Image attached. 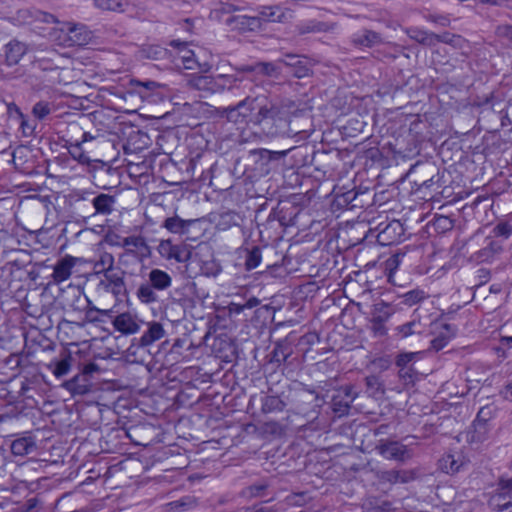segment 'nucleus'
Instances as JSON below:
<instances>
[{
    "mask_svg": "<svg viewBox=\"0 0 512 512\" xmlns=\"http://www.w3.org/2000/svg\"><path fill=\"white\" fill-rule=\"evenodd\" d=\"M490 505L498 512H512V479H500Z\"/></svg>",
    "mask_w": 512,
    "mask_h": 512,
    "instance_id": "9b49d317",
    "label": "nucleus"
},
{
    "mask_svg": "<svg viewBox=\"0 0 512 512\" xmlns=\"http://www.w3.org/2000/svg\"><path fill=\"white\" fill-rule=\"evenodd\" d=\"M130 87L133 92L137 93L142 99H149L153 92L161 87V84L152 80L140 81L132 79Z\"/></svg>",
    "mask_w": 512,
    "mask_h": 512,
    "instance_id": "c756f323",
    "label": "nucleus"
},
{
    "mask_svg": "<svg viewBox=\"0 0 512 512\" xmlns=\"http://www.w3.org/2000/svg\"><path fill=\"white\" fill-rule=\"evenodd\" d=\"M221 270V266L215 260L203 261L200 265L201 274L207 277H215Z\"/></svg>",
    "mask_w": 512,
    "mask_h": 512,
    "instance_id": "c03bdc74",
    "label": "nucleus"
},
{
    "mask_svg": "<svg viewBox=\"0 0 512 512\" xmlns=\"http://www.w3.org/2000/svg\"><path fill=\"white\" fill-rule=\"evenodd\" d=\"M254 106H252V95H248L234 107L227 109V119L236 124L246 122L247 117L251 116Z\"/></svg>",
    "mask_w": 512,
    "mask_h": 512,
    "instance_id": "aec40b11",
    "label": "nucleus"
},
{
    "mask_svg": "<svg viewBox=\"0 0 512 512\" xmlns=\"http://www.w3.org/2000/svg\"><path fill=\"white\" fill-rule=\"evenodd\" d=\"M82 133V127L78 122H71L67 127V137L73 135L75 138H80L79 134Z\"/></svg>",
    "mask_w": 512,
    "mask_h": 512,
    "instance_id": "774afa93",
    "label": "nucleus"
},
{
    "mask_svg": "<svg viewBox=\"0 0 512 512\" xmlns=\"http://www.w3.org/2000/svg\"><path fill=\"white\" fill-rule=\"evenodd\" d=\"M116 245L123 248V252H128V250H130L137 263H142L143 260L151 255L150 246L147 244L146 239L141 235L123 237Z\"/></svg>",
    "mask_w": 512,
    "mask_h": 512,
    "instance_id": "9d476101",
    "label": "nucleus"
},
{
    "mask_svg": "<svg viewBox=\"0 0 512 512\" xmlns=\"http://www.w3.org/2000/svg\"><path fill=\"white\" fill-rule=\"evenodd\" d=\"M95 214L109 215L114 210L116 199L112 195L100 193L92 199Z\"/></svg>",
    "mask_w": 512,
    "mask_h": 512,
    "instance_id": "cd10ccee",
    "label": "nucleus"
},
{
    "mask_svg": "<svg viewBox=\"0 0 512 512\" xmlns=\"http://www.w3.org/2000/svg\"><path fill=\"white\" fill-rule=\"evenodd\" d=\"M147 330L139 338H134L128 348L130 355H136L138 350L145 349L165 335L163 325L157 321L147 323Z\"/></svg>",
    "mask_w": 512,
    "mask_h": 512,
    "instance_id": "6e6552de",
    "label": "nucleus"
},
{
    "mask_svg": "<svg viewBox=\"0 0 512 512\" xmlns=\"http://www.w3.org/2000/svg\"><path fill=\"white\" fill-rule=\"evenodd\" d=\"M286 502L288 505L302 506L306 502V494L305 493L292 494L286 498Z\"/></svg>",
    "mask_w": 512,
    "mask_h": 512,
    "instance_id": "bf43d9fd",
    "label": "nucleus"
},
{
    "mask_svg": "<svg viewBox=\"0 0 512 512\" xmlns=\"http://www.w3.org/2000/svg\"><path fill=\"white\" fill-rule=\"evenodd\" d=\"M67 40H64L65 47L87 45L92 34L84 24L66 22Z\"/></svg>",
    "mask_w": 512,
    "mask_h": 512,
    "instance_id": "2eb2a0df",
    "label": "nucleus"
},
{
    "mask_svg": "<svg viewBox=\"0 0 512 512\" xmlns=\"http://www.w3.org/2000/svg\"><path fill=\"white\" fill-rule=\"evenodd\" d=\"M252 106L257 112L251 116L250 121L257 126L267 123L265 120L281 108V104L275 103L266 94L252 95Z\"/></svg>",
    "mask_w": 512,
    "mask_h": 512,
    "instance_id": "0eeeda50",
    "label": "nucleus"
},
{
    "mask_svg": "<svg viewBox=\"0 0 512 512\" xmlns=\"http://www.w3.org/2000/svg\"><path fill=\"white\" fill-rule=\"evenodd\" d=\"M93 5L102 11L124 12L127 6L125 0H93Z\"/></svg>",
    "mask_w": 512,
    "mask_h": 512,
    "instance_id": "f704fd0d",
    "label": "nucleus"
},
{
    "mask_svg": "<svg viewBox=\"0 0 512 512\" xmlns=\"http://www.w3.org/2000/svg\"><path fill=\"white\" fill-rule=\"evenodd\" d=\"M417 477V473L414 470L408 469H391L380 471L378 479L381 483L394 484H406L412 482Z\"/></svg>",
    "mask_w": 512,
    "mask_h": 512,
    "instance_id": "a211bd4d",
    "label": "nucleus"
},
{
    "mask_svg": "<svg viewBox=\"0 0 512 512\" xmlns=\"http://www.w3.org/2000/svg\"><path fill=\"white\" fill-rule=\"evenodd\" d=\"M241 78L225 73L192 74L187 80L190 89L200 91L203 96L221 94L239 88Z\"/></svg>",
    "mask_w": 512,
    "mask_h": 512,
    "instance_id": "f257e3e1",
    "label": "nucleus"
},
{
    "mask_svg": "<svg viewBox=\"0 0 512 512\" xmlns=\"http://www.w3.org/2000/svg\"><path fill=\"white\" fill-rule=\"evenodd\" d=\"M35 68H38L43 71L54 70L57 67L50 58H36L33 62Z\"/></svg>",
    "mask_w": 512,
    "mask_h": 512,
    "instance_id": "603ef678",
    "label": "nucleus"
},
{
    "mask_svg": "<svg viewBox=\"0 0 512 512\" xmlns=\"http://www.w3.org/2000/svg\"><path fill=\"white\" fill-rule=\"evenodd\" d=\"M292 353L289 345L277 343L271 353L270 362L277 363L278 365L285 363Z\"/></svg>",
    "mask_w": 512,
    "mask_h": 512,
    "instance_id": "e433bc0d",
    "label": "nucleus"
},
{
    "mask_svg": "<svg viewBox=\"0 0 512 512\" xmlns=\"http://www.w3.org/2000/svg\"><path fill=\"white\" fill-rule=\"evenodd\" d=\"M65 142L68 152L74 160L78 161L81 164L91 166L93 168V177L95 179L101 178L102 176L109 173H115V171H113L111 167L107 166L103 161L91 160L82 149V144L74 140L73 135H71L70 138H67Z\"/></svg>",
    "mask_w": 512,
    "mask_h": 512,
    "instance_id": "39448f33",
    "label": "nucleus"
},
{
    "mask_svg": "<svg viewBox=\"0 0 512 512\" xmlns=\"http://www.w3.org/2000/svg\"><path fill=\"white\" fill-rule=\"evenodd\" d=\"M419 326V323L416 321H410L403 325L397 327V331L401 334L402 337H408L415 333V327Z\"/></svg>",
    "mask_w": 512,
    "mask_h": 512,
    "instance_id": "864d4df0",
    "label": "nucleus"
},
{
    "mask_svg": "<svg viewBox=\"0 0 512 512\" xmlns=\"http://www.w3.org/2000/svg\"><path fill=\"white\" fill-rule=\"evenodd\" d=\"M285 406V402L279 396L266 395L262 399L261 410L264 413L281 412L284 410Z\"/></svg>",
    "mask_w": 512,
    "mask_h": 512,
    "instance_id": "72a5a7b5",
    "label": "nucleus"
},
{
    "mask_svg": "<svg viewBox=\"0 0 512 512\" xmlns=\"http://www.w3.org/2000/svg\"><path fill=\"white\" fill-rule=\"evenodd\" d=\"M68 33L66 32V22L62 23L59 28H56L53 32L54 40L59 45L64 46V40H67Z\"/></svg>",
    "mask_w": 512,
    "mask_h": 512,
    "instance_id": "4d7b16f0",
    "label": "nucleus"
},
{
    "mask_svg": "<svg viewBox=\"0 0 512 512\" xmlns=\"http://www.w3.org/2000/svg\"><path fill=\"white\" fill-rule=\"evenodd\" d=\"M128 271L122 270L120 267L102 273H94V277L98 279L96 291L98 293H110L115 297L126 296L128 287L125 282V275Z\"/></svg>",
    "mask_w": 512,
    "mask_h": 512,
    "instance_id": "7ed1b4c3",
    "label": "nucleus"
},
{
    "mask_svg": "<svg viewBox=\"0 0 512 512\" xmlns=\"http://www.w3.org/2000/svg\"><path fill=\"white\" fill-rule=\"evenodd\" d=\"M438 466L444 473L455 474L465 470L468 466V461L460 453H448L439 459Z\"/></svg>",
    "mask_w": 512,
    "mask_h": 512,
    "instance_id": "6ab92c4d",
    "label": "nucleus"
},
{
    "mask_svg": "<svg viewBox=\"0 0 512 512\" xmlns=\"http://www.w3.org/2000/svg\"><path fill=\"white\" fill-rule=\"evenodd\" d=\"M379 455L387 460L406 462L413 456L412 450L399 441L380 439L375 446Z\"/></svg>",
    "mask_w": 512,
    "mask_h": 512,
    "instance_id": "423d86ee",
    "label": "nucleus"
},
{
    "mask_svg": "<svg viewBox=\"0 0 512 512\" xmlns=\"http://www.w3.org/2000/svg\"><path fill=\"white\" fill-rule=\"evenodd\" d=\"M14 256L15 257L10 260L9 264L16 269H23L32 263V256L26 250H17Z\"/></svg>",
    "mask_w": 512,
    "mask_h": 512,
    "instance_id": "79ce46f5",
    "label": "nucleus"
},
{
    "mask_svg": "<svg viewBox=\"0 0 512 512\" xmlns=\"http://www.w3.org/2000/svg\"><path fill=\"white\" fill-rule=\"evenodd\" d=\"M262 260L261 248L254 246L252 249L247 250L245 257V268L250 271L259 266Z\"/></svg>",
    "mask_w": 512,
    "mask_h": 512,
    "instance_id": "a19ab883",
    "label": "nucleus"
},
{
    "mask_svg": "<svg viewBox=\"0 0 512 512\" xmlns=\"http://www.w3.org/2000/svg\"><path fill=\"white\" fill-rule=\"evenodd\" d=\"M181 58L186 69H194L196 60L194 59V53L191 50H185Z\"/></svg>",
    "mask_w": 512,
    "mask_h": 512,
    "instance_id": "052dcab7",
    "label": "nucleus"
},
{
    "mask_svg": "<svg viewBox=\"0 0 512 512\" xmlns=\"http://www.w3.org/2000/svg\"><path fill=\"white\" fill-rule=\"evenodd\" d=\"M414 357V353H404V354H400L397 356V359H396V365L399 367V368H402V367H411L409 364L410 362L412 361Z\"/></svg>",
    "mask_w": 512,
    "mask_h": 512,
    "instance_id": "e2e57ef3",
    "label": "nucleus"
},
{
    "mask_svg": "<svg viewBox=\"0 0 512 512\" xmlns=\"http://www.w3.org/2000/svg\"><path fill=\"white\" fill-rule=\"evenodd\" d=\"M399 378L403 380V382L408 385L414 383L415 377H416V371L415 369L411 367H402L399 368L398 372Z\"/></svg>",
    "mask_w": 512,
    "mask_h": 512,
    "instance_id": "09e8293b",
    "label": "nucleus"
},
{
    "mask_svg": "<svg viewBox=\"0 0 512 512\" xmlns=\"http://www.w3.org/2000/svg\"><path fill=\"white\" fill-rule=\"evenodd\" d=\"M331 29H333V25L327 22L318 21L316 19L300 22L296 26V31L299 35L327 32Z\"/></svg>",
    "mask_w": 512,
    "mask_h": 512,
    "instance_id": "c85d7f7f",
    "label": "nucleus"
},
{
    "mask_svg": "<svg viewBox=\"0 0 512 512\" xmlns=\"http://www.w3.org/2000/svg\"><path fill=\"white\" fill-rule=\"evenodd\" d=\"M400 304L412 307L428 298V294L422 289L410 290L400 297Z\"/></svg>",
    "mask_w": 512,
    "mask_h": 512,
    "instance_id": "c9c22d12",
    "label": "nucleus"
},
{
    "mask_svg": "<svg viewBox=\"0 0 512 512\" xmlns=\"http://www.w3.org/2000/svg\"><path fill=\"white\" fill-rule=\"evenodd\" d=\"M76 259L72 256H65L57 261L54 265L52 278L56 284H60L68 280L72 274Z\"/></svg>",
    "mask_w": 512,
    "mask_h": 512,
    "instance_id": "4be33fe9",
    "label": "nucleus"
},
{
    "mask_svg": "<svg viewBox=\"0 0 512 512\" xmlns=\"http://www.w3.org/2000/svg\"><path fill=\"white\" fill-rule=\"evenodd\" d=\"M142 324H144V321L136 314H132L130 312L120 313L112 320L114 329L123 335H133L138 333Z\"/></svg>",
    "mask_w": 512,
    "mask_h": 512,
    "instance_id": "ddd939ff",
    "label": "nucleus"
},
{
    "mask_svg": "<svg viewBox=\"0 0 512 512\" xmlns=\"http://www.w3.org/2000/svg\"><path fill=\"white\" fill-rule=\"evenodd\" d=\"M266 488L267 485L264 483L253 484L246 489L245 495L248 497H260Z\"/></svg>",
    "mask_w": 512,
    "mask_h": 512,
    "instance_id": "5fc2aeb1",
    "label": "nucleus"
},
{
    "mask_svg": "<svg viewBox=\"0 0 512 512\" xmlns=\"http://www.w3.org/2000/svg\"><path fill=\"white\" fill-rule=\"evenodd\" d=\"M226 23L240 33L261 31V20L257 16L237 15L229 17Z\"/></svg>",
    "mask_w": 512,
    "mask_h": 512,
    "instance_id": "f3484780",
    "label": "nucleus"
},
{
    "mask_svg": "<svg viewBox=\"0 0 512 512\" xmlns=\"http://www.w3.org/2000/svg\"><path fill=\"white\" fill-rule=\"evenodd\" d=\"M172 285V277L165 271L153 268L147 274L145 282L136 290V297L142 304H153L159 301L157 291H165Z\"/></svg>",
    "mask_w": 512,
    "mask_h": 512,
    "instance_id": "f03ea898",
    "label": "nucleus"
},
{
    "mask_svg": "<svg viewBox=\"0 0 512 512\" xmlns=\"http://www.w3.org/2000/svg\"><path fill=\"white\" fill-rule=\"evenodd\" d=\"M37 448L35 438L26 434L24 436L18 437L14 439L10 444V449L13 455L15 456H26L32 452H34Z\"/></svg>",
    "mask_w": 512,
    "mask_h": 512,
    "instance_id": "b1692460",
    "label": "nucleus"
},
{
    "mask_svg": "<svg viewBox=\"0 0 512 512\" xmlns=\"http://www.w3.org/2000/svg\"><path fill=\"white\" fill-rule=\"evenodd\" d=\"M53 111V105L47 101H39L32 108V115L35 119L43 121Z\"/></svg>",
    "mask_w": 512,
    "mask_h": 512,
    "instance_id": "37998d69",
    "label": "nucleus"
},
{
    "mask_svg": "<svg viewBox=\"0 0 512 512\" xmlns=\"http://www.w3.org/2000/svg\"><path fill=\"white\" fill-rule=\"evenodd\" d=\"M159 254L167 260L183 263L189 260L191 252L183 245H175L171 240H162L158 246Z\"/></svg>",
    "mask_w": 512,
    "mask_h": 512,
    "instance_id": "dca6fc26",
    "label": "nucleus"
},
{
    "mask_svg": "<svg viewBox=\"0 0 512 512\" xmlns=\"http://www.w3.org/2000/svg\"><path fill=\"white\" fill-rule=\"evenodd\" d=\"M251 154L254 156H257L259 161H261L262 165H266L272 160L280 159L282 156H284L286 154V152L270 151V150L261 148V149H256V150L251 151Z\"/></svg>",
    "mask_w": 512,
    "mask_h": 512,
    "instance_id": "ea45409f",
    "label": "nucleus"
},
{
    "mask_svg": "<svg viewBox=\"0 0 512 512\" xmlns=\"http://www.w3.org/2000/svg\"><path fill=\"white\" fill-rule=\"evenodd\" d=\"M492 233L495 237L508 239L512 234V225L508 222H500L493 228Z\"/></svg>",
    "mask_w": 512,
    "mask_h": 512,
    "instance_id": "49530a36",
    "label": "nucleus"
},
{
    "mask_svg": "<svg viewBox=\"0 0 512 512\" xmlns=\"http://www.w3.org/2000/svg\"><path fill=\"white\" fill-rule=\"evenodd\" d=\"M392 314L393 311L388 303L382 301L374 305L370 319V330L375 337H382L387 334L385 323Z\"/></svg>",
    "mask_w": 512,
    "mask_h": 512,
    "instance_id": "f8f14e48",
    "label": "nucleus"
},
{
    "mask_svg": "<svg viewBox=\"0 0 512 512\" xmlns=\"http://www.w3.org/2000/svg\"><path fill=\"white\" fill-rule=\"evenodd\" d=\"M258 19L261 20V29L264 23H288L294 18V11L290 8H282L279 5L260 6Z\"/></svg>",
    "mask_w": 512,
    "mask_h": 512,
    "instance_id": "1a4fd4ad",
    "label": "nucleus"
},
{
    "mask_svg": "<svg viewBox=\"0 0 512 512\" xmlns=\"http://www.w3.org/2000/svg\"><path fill=\"white\" fill-rule=\"evenodd\" d=\"M197 221V219L185 220L175 214L171 217H167L163 221L161 227L165 228L170 233L182 235L188 233L190 227L194 225Z\"/></svg>",
    "mask_w": 512,
    "mask_h": 512,
    "instance_id": "393cba45",
    "label": "nucleus"
},
{
    "mask_svg": "<svg viewBox=\"0 0 512 512\" xmlns=\"http://www.w3.org/2000/svg\"><path fill=\"white\" fill-rule=\"evenodd\" d=\"M351 42L355 47L372 48L382 43L381 35L369 29H362L354 33Z\"/></svg>",
    "mask_w": 512,
    "mask_h": 512,
    "instance_id": "412c9836",
    "label": "nucleus"
},
{
    "mask_svg": "<svg viewBox=\"0 0 512 512\" xmlns=\"http://www.w3.org/2000/svg\"><path fill=\"white\" fill-rule=\"evenodd\" d=\"M72 357L69 353H64L62 359L53 361L48 365V368L57 377H63L67 375L71 368Z\"/></svg>",
    "mask_w": 512,
    "mask_h": 512,
    "instance_id": "2f4dec72",
    "label": "nucleus"
},
{
    "mask_svg": "<svg viewBox=\"0 0 512 512\" xmlns=\"http://www.w3.org/2000/svg\"><path fill=\"white\" fill-rule=\"evenodd\" d=\"M365 383L368 389L379 391L381 389V382L375 375H370L365 378Z\"/></svg>",
    "mask_w": 512,
    "mask_h": 512,
    "instance_id": "0e129e2a",
    "label": "nucleus"
},
{
    "mask_svg": "<svg viewBox=\"0 0 512 512\" xmlns=\"http://www.w3.org/2000/svg\"><path fill=\"white\" fill-rule=\"evenodd\" d=\"M7 113L10 118L18 120L23 118L24 114L21 112L20 108L15 103H9L7 105Z\"/></svg>",
    "mask_w": 512,
    "mask_h": 512,
    "instance_id": "69168bd1",
    "label": "nucleus"
},
{
    "mask_svg": "<svg viewBox=\"0 0 512 512\" xmlns=\"http://www.w3.org/2000/svg\"><path fill=\"white\" fill-rule=\"evenodd\" d=\"M257 68V74H262L273 78H278L283 71L280 58L275 62H257Z\"/></svg>",
    "mask_w": 512,
    "mask_h": 512,
    "instance_id": "473e14b6",
    "label": "nucleus"
},
{
    "mask_svg": "<svg viewBox=\"0 0 512 512\" xmlns=\"http://www.w3.org/2000/svg\"><path fill=\"white\" fill-rule=\"evenodd\" d=\"M26 52L27 46L24 43L18 40H11L5 45V60L7 65L12 66L18 64Z\"/></svg>",
    "mask_w": 512,
    "mask_h": 512,
    "instance_id": "bb28decb",
    "label": "nucleus"
},
{
    "mask_svg": "<svg viewBox=\"0 0 512 512\" xmlns=\"http://www.w3.org/2000/svg\"><path fill=\"white\" fill-rule=\"evenodd\" d=\"M283 69L295 78H304L310 75L311 68L306 58L295 54H286L280 58Z\"/></svg>",
    "mask_w": 512,
    "mask_h": 512,
    "instance_id": "4468645a",
    "label": "nucleus"
},
{
    "mask_svg": "<svg viewBox=\"0 0 512 512\" xmlns=\"http://www.w3.org/2000/svg\"><path fill=\"white\" fill-rule=\"evenodd\" d=\"M351 404V399L345 398L341 393L334 395L332 398V410L340 417L348 414Z\"/></svg>",
    "mask_w": 512,
    "mask_h": 512,
    "instance_id": "4c0bfd02",
    "label": "nucleus"
},
{
    "mask_svg": "<svg viewBox=\"0 0 512 512\" xmlns=\"http://www.w3.org/2000/svg\"><path fill=\"white\" fill-rule=\"evenodd\" d=\"M356 198L357 193L353 190H350L345 193L337 195L335 201L338 206L352 209L356 206V204H353V201L356 200Z\"/></svg>",
    "mask_w": 512,
    "mask_h": 512,
    "instance_id": "a18cd8bd",
    "label": "nucleus"
},
{
    "mask_svg": "<svg viewBox=\"0 0 512 512\" xmlns=\"http://www.w3.org/2000/svg\"><path fill=\"white\" fill-rule=\"evenodd\" d=\"M449 340H450V337L445 335L443 332H441V334L439 336L435 337L431 341V347L433 349H435L436 351H439L448 344Z\"/></svg>",
    "mask_w": 512,
    "mask_h": 512,
    "instance_id": "6e6d98bb",
    "label": "nucleus"
},
{
    "mask_svg": "<svg viewBox=\"0 0 512 512\" xmlns=\"http://www.w3.org/2000/svg\"><path fill=\"white\" fill-rule=\"evenodd\" d=\"M407 34L410 39L418 42L419 44L433 47L437 44L436 34L428 31H424L418 28H410L407 30Z\"/></svg>",
    "mask_w": 512,
    "mask_h": 512,
    "instance_id": "7c9ffc66",
    "label": "nucleus"
},
{
    "mask_svg": "<svg viewBox=\"0 0 512 512\" xmlns=\"http://www.w3.org/2000/svg\"><path fill=\"white\" fill-rule=\"evenodd\" d=\"M17 121H19L23 136L30 137L34 135L36 129V123L34 121L28 120L25 115Z\"/></svg>",
    "mask_w": 512,
    "mask_h": 512,
    "instance_id": "de8ad7c7",
    "label": "nucleus"
},
{
    "mask_svg": "<svg viewBox=\"0 0 512 512\" xmlns=\"http://www.w3.org/2000/svg\"><path fill=\"white\" fill-rule=\"evenodd\" d=\"M94 268L96 269L95 273H102L117 269L118 267H115V258L111 253L104 252L100 254L99 259L95 263Z\"/></svg>",
    "mask_w": 512,
    "mask_h": 512,
    "instance_id": "58836bf2",
    "label": "nucleus"
},
{
    "mask_svg": "<svg viewBox=\"0 0 512 512\" xmlns=\"http://www.w3.org/2000/svg\"><path fill=\"white\" fill-rule=\"evenodd\" d=\"M503 250L501 242L488 239L486 246L471 255V259L477 263L490 262Z\"/></svg>",
    "mask_w": 512,
    "mask_h": 512,
    "instance_id": "5701e85b",
    "label": "nucleus"
},
{
    "mask_svg": "<svg viewBox=\"0 0 512 512\" xmlns=\"http://www.w3.org/2000/svg\"><path fill=\"white\" fill-rule=\"evenodd\" d=\"M72 396H83L91 391V382L86 375L78 374L63 384Z\"/></svg>",
    "mask_w": 512,
    "mask_h": 512,
    "instance_id": "a878e982",
    "label": "nucleus"
},
{
    "mask_svg": "<svg viewBox=\"0 0 512 512\" xmlns=\"http://www.w3.org/2000/svg\"><path fill=\"white\" fill-rule=\"evenodd\" d=\"M42 505L43 502L40 500V498L35 496L26 500L24 509L26 512H34L38 510V508H42Z\"/></svg>",
    "mask_w": 512,
    "mask_h": 512,
    "instance_id": "13d9d810",
    "label": "nucleus"
},
{
    "mask_svg": "<svg viewBox=\"0 0 512 512\" xmlns=\"http://www.w3.org/2000/svg\"><path fill=\"white\" fill-rule=\"evenodd\" d=\"M239 10H241V8L232 3L221 2L219 5V8H217L215 10V12L221 13V14H230L232 12L239 11Z\"/></svg>",
    "mask_w": 512,
    "mask_h": 512,
    "instance_id": "680f3d73",
    "label": "nucleus"
},
{
    "mask_svg": "<svg viewBox=\"0 0 512 512\" xmlns=\"http://www.w3.org/2000/svg\"><path fill=\"white\" fill-rule=\"evenodd\" d=\"M473 427H483L482 436H486L488 432V418L486 417L484 408L480 409L476 419L473 421Z\"/></svg>",
    "mask_w": 512,
    "mask_h": 512,
    "instance_id": "3c124183",
    "label": "nucleus"
},
{
    "mask_svg": "<svg viewBox=\"0 0 512 512\" xmlns=\"http://www.w3.org/2000/svg\"><path fill=\"white\" fill-rule=\"evenodd\" d=\"M293 107V101H283L281 103V108L272 116L267 118V123L259 125L261 131L270 137L287 135L289 132L290 114L292 113Z\"/></svg>",
    "mask_w": 512,
    "mask_h": 512,
    "instance_id": "20e7f679",
    "label": "nucleus"
},
{
    "mask_svg": "<svg viewBox=\"0 0 512 512\" xmlns=\"http://www.w3.org/2000/svg\"><path fill=\"white\" fill-rule=\"evenodd\" d=\"M133 263H137L134 259V255H132L131 251L128 250V252H122L118 256V264L120 265V268L122 270H126L129 268V266Z\"/></svg>",
    "mask_w": 512,
    "mask_h": 512,
    "instance_id": "8fccbe9b",
    "label": "nucleus"
},
{
    "mask_svg": "<svg viewBox=\"0 0 512 512\" xmlns=\"http://www.w3.org/2000/svg\"><path fill=\"white\" fill-rule=\"evenodd\" d=\"M434 224L439 228L444 230H448L452 228V220L447 216H437L435 217Z\"/></svg>",
    "mask_w": 512,
    "mask_h": 512,
    "instance_id": "338daca9",
    "label": "nucleus"
}]
</instances>
